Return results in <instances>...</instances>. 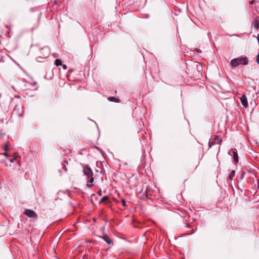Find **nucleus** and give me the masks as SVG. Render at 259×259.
Returning a JSON list of instances; mask_svg holds the SVG:
<instances>
[{"instance_id":"f257e3e1","label":"nucleus","mask_w":259,"mask_h":259,"mask_svg":"<svg viewBox=\"0 0 259 259\" xmlns=\"http://www.w3.org/2000/svg\"><path fill=\"white\" fill-rule=\"evenodd\" d=\"M83 172L84 175L87 176L88 179L87 182V186L91 187L93 186L94 178L93 177V173L91 168L87 165H83Z\"/></svg>"},{"instance_id":"f03ea898","label":"nucleus","mask_w":259,"mask_h":259,"mask_svg":"<svg viewBox=\"0 0 259 259\" xmlns=\"http://www.w3.org/2000/svg\"><path fill=\"white\" fill-rule=\"evenodd\" d=\"M248 64V59L247 57L234 58L231 60L230 65L232 67H236L239 65H246Z\"/></svg>"},{"instance_id":"7ed1b4c3","label":"nucleus","mask_w":259,"mask_h":259,"mask_svg":"<svg viewBox=\"0 0 259 259\" xmlns=\"http://www.w3.org/2000/svg\"><path fill=\"white\" fill-rule=\"evenodd\" d=\"M50 52L49 48L45 47L41 48L40 50V55L38 56L36 60L38 62H41L43 59L48 58L50 55Z\"/></svg>"},{"instance_id":"20e7f679","label":"nucleus","mask_w":259,"mask_h":259,"mask_svg":"<svg viewBox=\"0 0 259 259\" xmlns=\"http://www.w3.org/2000/svg\"><path fill=\"white\" fill-rule=\"evenodd\" d=\"M222 142V140L221 138L217 136H211L209 141V147L211 148L213 145L215 144L220 145L221 144Z\"/></svg>"},{"instance_id":"39448f33","label":"nucleus","mask_w":259,"mask_h":259,"mask_svg":"<svg viewBox=\"0 0 259 259\" xmlns=\"http://www.w3.org/2000/svg\"><path fill=\"white\" fill-rule=\"evenodd\" d=\"M13 113L17 114L19 116H21L23 113L22 107L20 105H16Z\"/></svg>"},{"instance_id":"423d86ee","label":"nucleus","mask_w":259,"mask_h":259,"mask_svg":"<svg viewBox=\"0 0 259 259\" xmlns=\"http://www.w3.org/2000/svg\"><path fill=\"white\" fill-rule=\"evenodd\" d=\"M229 154L231 156L233 155L234 160L236 163L238 162V156L237 151L235 149H232L229 152Z\"/></svg>"},{"instance_id":"0eeeda50","label":"nucleus","mask_w":259,"mask_h":259,"mask_svg":"<svg viewBox=\"0 0 259 259\" xmlns=\"http://www.w3.org/2000/svg\"><path fill=\"white\" fill-rule=\"evenodd\" d=\"M24 214L29 218H36V213L32 210L31 209H25L24 211Z\"/></svg>"},{"instance_id":"6e6552de","label":"nucleus","mask_w":259,"mask_h":259,"mask_svg":"<svg viewBox=\"0 0 259 259\" xmlns=\"http://www.w3.org/2000/svg\"><path fill=\"white\" fill-rule=\"evenodd\" d=\"M240 101L242 106L244 108H247L248 106V102L246 96L243 94L240 98Z\"/></svg>"},{"instance_id":"1a4fd4ad","label":"nucleus","mask_w":259,"mask_h":259,"mask_svg":"<svg viewBox=\"0 0 259 259\" xmlns=\"http://www.w3.org/2000/svg\"><path fill=\"white\" fill-rule=\"evenodd\" d=\"M253 27L255 29L259 28V17L256 16L253 20Z\"/></svg>"},{"instance_id":"9d476101","label":"nucleus","mask_w":259,"mask_h":259,"mask_svg":"<svg viewBox=\"0 0 259 259\" xmlns=\"http://www.w3.org/2000/svg\"><path fill=\"white\" fill-rule=\"evenodd\" d=\"M102 238L108 244H110L112 243V240L110 239L109 237L107 235H104L102 237Z\"/></svg>"},{"instance_id":"9b49d317","label":"nucleus","mask_w":259,"mask_h":259,"mask_svg":"<svg viewBox=\"0 0 259 259\" xmlns=\"http://www.w3.org/2000/svg\"><path fill=\"white\" fill-rule=\"evenodd\" d=\"M108 100L111 102H116V103L119 102V100L118 99H117L116 98H115V97H108Z\"/></svg>"},{"instance_id":"f8f14e48","label":"nucleus","mask_w":259,"mask_h":259,"mask_svg":"<svg viewBox=\"0 0 259 259\" xmlns=\"http://www.w3.org/2000/svg\"><path fill=\"white\" fill-rule=\"evenodd\" d=\"M55 64L57 66H59L62 65V61L60 59H57L55 60Z\"/></svg>"},{"instance_id":"ddd939ff","label":"nucleus","mask_w":259,"mask_h":259,"mask_svg":"<svg viewBox=\"0 0 259 259\" xmlns=\"http://www.w3.org/2000/svg\"><path fill=\"white\" fill-rule=\"evenodd\" d=\"M235 171L234 170H232L231 174L229 175V179L232 180L235 176Z\"/></svg>"},{"instance_id":"4468645a","label":"nucleus","mask_w":259,"mask_h":259,"mask_svg":"<svg viewBox=\"0 0 259 259\" xmlns=\"http://www.w3.org/2000/svg\"><path fill=\"white\" fill-rule=\"evenodd\" d=\"M108 200H109V197L106 196H104L103 198H102V199L100 201V203H103Z\"/></svg>"},{"instance_id":"2eb2a0df","label":"nucleus","mask_w":259,"mask_h":259,"mask_svg":"<svg viewBox=\"0 0 259 259\" xmlns=\"http://www.w3.org/2000/svg\"><path fill=\"white\" fill-rule=\"evenodd\" d=\"M28 85H31L32 87H36L37 85V82L36 81H33V82H27Z\"/></svg>"},{"instance_id":"dca6fc26","label":"nucleus","mask_w":259,"mask_h":259,"mask_svg":"<svg viewBox=\"0 0 259 259\" xmlns=\"http://www.w3.org/2000/svg\"><path fill=\"white\" fill-rule=\"evenodd\" d=\"M121 202H122V205L123 206L125 207L126 206V202L124 199H121Z\"/></svg>"},{"instance_id":"f3484780","label":"nucleus","mask_w":259,"mask_h":259,"mask_svg":"<svg viewBox=\"0 0 259 259\" xmlns=\"http://www.w3.org/2000/svg\"><path fill=\"white\" fill-rule=\"evenodd\" d=\"M4 150L6 152H7L8 150V145H5L4 146Z\"/></svg>"},{"instance_id":"a211bd4d","label":"nucleus","mask_w":259,"mask_h":259,"mask_svg":"<svg viewBox=\"0 0 259 259\" xmlns=\"http://www.w3.org/2000/svg\"><path fill=\"white\" fill-rule=\"evenodd\" d=\"M256 62L257 63V64H259V52H258V53L256 56Z\"/></svg>"},{"instance_id":"6ab92c4d","label":"nucleus","mask_w":259,"mask_h":259,"mask_svg":"<svg viewBox=\"0 0 259 259\" xmlns=\"http://www.w3.org/2000/svg\"><path fill=\"white\" fill-rule=\"evenodd\" d=\"M192 232L191 233H187V234H185L184 235H191V234H192L193 233H194V232L195 231H194V229H192Z\"/></svg>"},{"instance_id":"aec40b11","label":"nucleus","mask_w":259,"mask_h":259,"mask_svg":"<svg viewBox=\"0 0 259 259\" xmlns=\"http://www.w3.org/2000/svg\"><path fill=\"white\" fill-rule=\"evenodd\" d=\"M255 3V1L254 0H252L249 2V4L252 5Z\"/></svg>"},{"instance_id":"412c9836","label":"nucleus","mask_w":259,"mask_h":259,"mask_svg":"<svg viewBox=\"0 0 259 259\" xmlns=\"http://www.w3.org/2000/svg\"><path fill=\"white\" fill-rule=\"evenodd\" d=\"M15 160V158L13 157V158H11V159H10V162L11 163H13V162H14Z\"/></svg>"},{"instance_id":"4be33fe9","label":"nucleus","mask_w":259,"mask_h":259,"mask_svg":"<svg viewBox=\"0 0 259 259\" xmlns=\"http://www.w3.org/2000/svg\"><path fill=\"white\" fill-rule=\"evenodd\" d=\"M18 157V154L17 153H15L14 155V158H15V159H16V158Z\"/></svg>"},{"instance_id":"5701e85b","label":"nucleus","mask_w":259,"mask_h":259,"mask_svg":"<svg viewBox=\"0 0 259 259\" xmlns=\"http://www.w3.org/2000/svg\"><path fill=\"white\" fill-rule=\"evenodd\" d=\"M3 155H4L5 156H6V157H8V156H9L8 154H7V152H6L3 154Z\"/></svg>"},{"instance_id":"b1692460","label":"nucleus","mask_w":259,"mask_h":259,"mask_svg":"<svg viewBox=\"0 0 259 259\" xmlns=\"http://www.w3.org/2000/svg\"><path fill=\"white\" fill-rule=\"evenodd\" d=\"M62 67L65 70L67 69V66L66 65H63Z\"/></svg>"},{"instance_id":"393cba45","label":"nucleus","mask_w":259,"mask_h":259,"mask_svg":"<svg viewBox=\"0 0 259 259\" xmlns=\"http://www.w3.org/2000/svg\"><path fill=\"white\" fill-rule=\"evenodd\" d=\"M63 169L65 170V171H66L67 170V168L65 167V166H63Z\"/></svg>"},{"instance_id":"a878e982","label":"nucleus","mask_w":259,"mask_h":259,"mask_svg":"<svg viewBox=\"0 0 259 259\" xmlns=\"http://www.w3.org/2000/svg\"><path fill=\"white\" fill-rule=\"evenodd\" d=\"M185 227H189V224L188 223H186L185 224Z\"/></svg>"},{"instance_id":"bb28decb","label":"nucleus","mask_w":259,"mask_h":259,"mask_svg":"<svg viewBox=\"0 0 259 259\" xmlns=\"http://www.w3.org/2000/svg\"><path fill=\"white\" fill-rule=\"evenodd\" d=\"M258 188H259V185H258Z\"/></svg>"}]
</instances>
